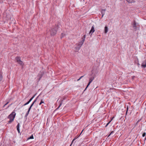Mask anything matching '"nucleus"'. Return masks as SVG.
<instances>
[{
	"label": "nucleus",
	"mask_w": 146,
	"mask_h": 146,
	"mask_svg": "<svg viewBox=\"0 0 146 146\" xmlns=\"http://www.w3.org/2000/svg\"><path fill=\"white\" fill-rule=\"evenodd\" d=\"M58 29V25H55L54 27L51 28L49 30V33L51 36H54L56 34Z\"/></svg>",
	"instance_id": "1"
},
{
	"label": "nucleus",
	"mask_w": 146,
	"mask_h": 146,
	"mask_svg": "<svg viewBox=\"0 0 146 146\" xmlns=\"http://www.w3.org/2000/svg\"><path fill=\"white\" fill-rule=\"evenodd\" d=\"M16 115L15 113L13 111L11 114H10L8 117V118L10 119L9 121H8V123H10L12 122L15 117Z\"/></svg>",
	"instance_id": "2"
},
{
	"label": "nucleus",
	"mask_w": 146,
	"mask_h": 146,
	"mask_svg": "<svg viewBox=\"0 0 146 146\" xmlns=\"http://www.w3.org/2000/svg\"><path fill=\"white\" fill-rule=\"evenodd\" d=\"M84 39H83L81 42H79L77 46L76 47V50H79L80 49L81 47L83 44L84 42Z\"/></svg>",
	"instance_id": "3"
},
{
	"label": "nucleus",
	"mask_w": 146,
	"mask_h": 146,
	"mask_svg": "<svg viewBox=\"0 0 146 146\" xmlns=\"http://www.w3.org/2000/svg\"><path fill=\"white\" fill-rule=\"evenodd\" d=\"M94 77H92L90 78L89 79V82L86 87V88L85 90L87 88V87H88V86L90 85V84L93 81V80H94Z\"/></svg>",
	"instance_id": "4"
},
{
	"label": "nucleus",
	"mask_w": 146,
	"mask_h": 146,
	"mask_svg": "<svg viewBox=\"0 0 146 146\" xmlns=\"http://www.w3.org/2000/svg\"><path fill=\"white\" fill-rule=\"evenodd\" d=\"M94 31H95L94 29V26H93L91 28V29L90 31L89 34H90L91 33V34H92L94 32Z\"/></svg>",
	"instance_id": "5"
},
{
	"label": "nucleus",
	"mask_w": 146,
	"mask_h": 146,
	"mask_svg": "<svg viewBox=\"0 0 146 146\" xmlns=\"http://www.w3.org/2000/svg\"><path fill=\"white\" fill-rule=\"evenodd\" d=\"M141 66L143 68L146 67V60H145L143 62Z\"/></svg>",
	"instance_id": "6"
},
{
	"label": "nucleus",
	"mask_w": 146,
	"mask_h": 146,
	"mask_svg": "<svg viewBox=\"0 0 146 146\" xmlns=\"http://www.w3.org/2000/svg\"><path fill=\"white\" fill-rule=\"evenodd\" d=\"M106 11V9H103L102 10V11H101V13H102V18L104 16V15L105 13V12Z\"/></svg>",
	"instance_id": "7"
},
{
	"label": "nucleus",
	"mask_w": 146,
	"mask_h": 146,
	"mask_svg": "<svg viewBox=\"0 0 146 146\" xmlns=\"http://www.w3.org/2000/svg\"><path fill=\"white\" fill-rule=\"evenodd\" d=\"M133 27L135 29H137V27L136 26V23L135 21L133 24Z\"/></svg>",
	"instance_id": "8"
},
{
	"label": "nucleus",
	"mask_w": 146,
	"mask_h": 146,
	"mask_svg": "<svg viewBox=\"0 0 146 146\" xmlns=\"http://www.w3.org/2000/svg\"><path fill=\"white\" fill-rule=\"evenodd\" d=\"M15 59L17 62H19L21 60L20 57L19 56L15 58Z\"/></svg>",
	"instance_id": "9"
},
{
	"label": "nucleus",
	"mask_w": 146,
	"mask_h": 146,
	"mask_svg": "<svg viewBox=\"0 0 146 146\" xmlns=\"http://www.w3.org/2000/svg\"><path fill=\"white\" fill-rule=\"evenodd\" d=\"M108 31V28L107 26L105 27L104 32L105 33H106Z\"/></svg>",
	"instance_id": "10"
},
{
	"label": "nucleus",
	"mask_w": 146,
	"mask_h": 146,
	"mask_svg": "<svg viewBox=\"0 0 146 146\" xmlns=\"http://www.w3.org/2000/svg\"><path fill=\"white\" fill-rule=\"evenodd\" d=\"M17 130L18 133H20V130H19V123H18V124L17 126Z\"/></svg>",
	"instance_id": "11"
},
{
	"label": "nucleus",
	"mask_w": 146,
	"mask_h": 146,
	"mask_svg": "<svg viewBox=\"0 0 146 146\" xmlns=\"http://www.w3.org/2000/svg\"><path fill=\"white\" fill-rule=\"evenodd\" d=\"M2 73L0 71V82L2 80Z\"/></svg>",
	"instance_id": "12"
},
{
	"label": "nucleus",
	"mask_w": 146,
	"mask_h": 146,
	"mask_svg": "<svg viewBox=\"0 0 146 146\" xmlns=\"http://www.w3.org/2000/svg\"><path fill=\"white\" fill-rule=\"evenodd\" d=\"M129 3H131L134 2L133 0H126Z\"/></svg>",
	"instance_id": "13"
},
{
	"label": "nucleus",
	"mask_w": 146,
	"mask_h": 146,
	"mask_svg": "<svg viewBox=\"0 0 146 146\" xmlns=\"http://www.w3.org/2000/svg\"><path fill=\"white\" fill-rule=\"evenodd\" d=\"M18 63L19 64H20V65H21L23 66V65H24V64L23 63V62L22 61H21V60L19 62H18Z\"/></svg>",
	"instance_id": "14"
},
{
	"label": "nucleus",
	"mask_w": 146,
	"mask_h": 146,
	"mask_svg": "<svg viewBox=\"0 0 146 146\" xmlns=\"http://www.w3.org/2000/svg\"><path fill=\"white\" fill-rule=\"evenodd\" d=\"M30 110H31V109H29H29L28 110L26 114V115H25L26 117H27L28 115Z\"/></svg>",
	"instance_id": "15"
},
{
	"label": "nucleus",
	"mask_w": 146,
	"mask_h": 146,
	"mask_svg": "<svg viewBox=\"0 0 146 146\" xmlns=\"http://www.w3.org/2000/svg\"><path fill=\"white\" fill-rule=\"evenodd\" d=\"M42 103H44V102L43 101V99L41 100L40 103H39V105H41Z\"/></svg>",
	"instance_id": "16"
},
{
	"label": "nucleus",
	"mask_w": 146,
	"mask_h": 146,
	"mask_svg": "<svg viewBox=\"0 0 146 146\" xmlns=\"http://www.w3.org/2000/svg\"><path fill=\"white\" fill-rule=\"evenodd\" d=\"M34 138L33 136V135H32L29 137L28 138V139H33Z\"/></svg>",
	"instance_id": "17"
},
{
	"label": "nucleus",
	"mask_w": 146,
	"mask_h": 146,
	"mask_svg": "<svg viewBox=\"0 0 146 146\" xmlns=\"http://www.w3.org/2000/svg\"><path fill=\"white\" fill-rule=\"evenodd\" d=\"M35 103L33 102V103L31 104V106H30V107L29 108L30 109H31V108L32 107V106Z\"/></svg>",
	"instance_id": "18"
},
{
	"label": "nucleus",
	"mask_w": 146,
	"mask_h": 146,
	"mask_svg": "<svg viewBox=\"0 0 146 146\" xmlns=\"http://www.w3.org/2000/svg\"><path fill=\"white\" fill-rule=\"evenodd\" d=\"M35 103L33 102V103L31 104V106H30V107L29 108L30 109H31V108L32 107V106Z\"/></svg>",
	"instance_id": "19"
},
{
	"label": "nucleus",
	"mask_w": 146,
	"mask_h": 146,
	"mask_svg": "<svg viewBox=\"0 0 146 146\" xmlns=\"http://www.w3.org/2000/svg\"><path fill=\"white\" fill-rule=\"evenodd\" d=\"M35 103L33 102V103L31 104V106H30V107L29 108L30 109H31V108L32 107V106Z\"/></svg>",
	"instance_id": "20"
},
{
	"label": "nucleus",
	"mask_w": 146,
	"mask_h": 146,
	"mask_svg": "<svg viewBox=\"0 0 146 146\" xmlns=\"http://www.w3.org/2000/svg\"><path fill=\"white\" fill-rule=\"evenodd\" d=\"M30 102V101H29L28 102H27V103H26L24 105V106H25L27 105Z\"/></svg>",
	"instance_id": "21"
},
{
	"label": "nucleus",
	"mask_w": 146,
	"mask_h": 146,
	"mask_svg": "<svg viewBox=\"0 0 146 146\" xmlns=\"http://www.w3.org/2000/svg\"><path fill=\"white\" fill-rule=\"evenodd\" d=\"M30 102V101H29L28 102H27V103H26L24 105V106H25L27 105Z\"/></svg>",
	"instance_id": "22"
},
{
	"label": "nucleus",
	"mask_w": 146,
	"mask_h": 146,
	"mask_svg": "<svg viewBox=\"0 0 146 146\" xmlns=\"http://www.w3.org/2000/svg\"><path fill=\"white\" fill-rule=\"evenodd\" d=\"M30 102V101H29L28 102H27V103H26L24 105V106H25L27 105Z\"/></svg>",
	"instance_id": "23"
},
{
	"label": "nucleus",
	"mask_w": 146,
	"mask_h": 146,
	"mask_svg": "<svg viewBox=\"0 0 146 146\" xmlns=\"http://www.w3.org/2000/svg\"><path fill=\"white\" fill-rule=\"evenodd\" d=\"M146 135V133L145 132H144L143 133L142 135V136L143 137H145Z\"/></svg>",
	"instance_id": "24"
},
{
	"label": "nucleus",
	"mask_w": 146,
	"mask_h": 146,
	"mask_svg": "<svg viewBox=\"0 0 146 146\" xmlns=\"http://www.w3.org/2000/svg\"><path fill=\"white\" fill-rule=\"evenodd\" d=\"M63 37V33H62L61 34V38H62Z\"/></svg>",
	"instance_id": "25"
},
{
	"label": "nucleus",
	"mask_w": 146,
	"mask_h": 146,
	"mask_svg": "<svg viewBox=\"0 0 146 146\" xmlns=\"http://www.w3.org/2000/svg\"><path fill=\"white\" fill-rule=\"evenodd\" d=\"M76 139V138H74V139L73 140V141H72V142L71 144H72L74 142V141Z\"/></svg>",
	"instance_id": "26"
},
{
	"label": "nucleus",
	"mask_w": 146,
	"mask_h": 146,
	"mask_svg": "<svg viewBox=\"0 0 146 146\" xmlns=\"http://www.w3.org/2000/svg\"><path fill=\"white\" fill-rule=\"evenodd\" d=\"M111 121V120L106 125V126L105 127H106L110 123V122Z\"/></svg>",
	"instance_id": "27"
},
{
	"label": "nucleus",
	"mask_w": 146,
	"mask_h": 146,
	"mask_svg": "<svg viewBox=\"0 0 146 146\" xmlns=\"http://www.w3.org/2000/svg\"><path fill=\"white\" fill-rule=\"evenodd\" d=\"M141 119H139L137 121V123L138 122H139Z\"/></svg>",
	"instance_id": "28"
},
{
	"label": "nucleus",
	"mask_w": 146,
	"mask_h": 146,
	"mask_svg": "<svg viewBox=\"0 0 146 146\" xmlns=\"http://www.w3.org/2000/svg\"><path fill=\"white\" fill-rule=\"evenodd\" d=\"M35 96V95L34 96H33L30 99L31 100H32V99H33V98Z\"/></svg>",
	"instance_id": "29"
},
{
	"label": "nucleus",
	"mask_w": 146,
	"mask_h": 146,
	"mask_svg": "<svg viewBox=\"0 0 146 146\" xmlns=\"http://www.w3.org/2000/svg\"><path fill=\"white\" fill-rule=\"evenodd\" d=\"M113 131H112V132H111V133L109 135V136H108V137H109V136L111 135V134L112 133H113Z\"/></svg>",
	"instance_id": "30"
},
{
	"label": "nucleus",
	"mask_w": 146,
	"mask_h": 146,
	"mask_svg": "<svg viewBox=\"0 0 146 146\" xmlns=\"http://www.w3.org/2000/svg\"><path fill=\"white\" fill-rule=\"evenodd\" d=\"M9 102H8L5 104V106H6V105H7V104H8L9 103Z\"/></svg>",
	"instance_id": "31"
},
{
	"label": "nucleus",
	"mask_w": 146,
	"mask_h": 146,
	"mask_svg": "<svg viewBox=\"0 0 146 146\" xmlns=\"http://www.w3.org/2000/svg\"><path fill=\"white\" fill-rule=\"evenodd\" d=\"M9 102H8L5 104V106H6V105H7V104H8L9 103Z\"/></svg>",
	"instance_id": "32"
},
{
	"label": "nucleus",
	"mask_w": 146,
	"mask_h": 146,
	"mask_svg": "<svg viewBox=\"0 0 146 146\" xmlns=\"http://www.w3.org/2000/svg\"><path fill=\"white\" fill-rule=\"evenodd\" d=\"M85 37H86V35H84V40H85Z\"/></svg>",
	"instance_id": "33"
},
{
	"label": "nucleus",
	"mask_w": 146,
	"mask_h": 146,
	"mask_svg": "<svg viewBox=\"0 0 146 146\" xmlns=\"http://www.w3.org/2000/svg\"><path fill=\"white\" fill-rule=\"evenodd\" d=\"M37 100V99H36L35 100V101H34V102L35 103V102Z\"/></svg>",
	"instance_id": "34"
},
{
	"label": "nucleus",
	"mask_w": 146,
	"mask_h": 146,
	"mask_svg": "<svg viewBox=\"0 0 146 146\" xmlns=\"http://www.w3.org/2000/svg\"><path fill=\"white\" fill-rule=\"evenodd\" d=\"M61 104H60V105L59 106H58V107L57 108V109H58V108H59V107L61 105Z\"/></svg>",
	"instance_id": "35"
},
{
	"label": "nucleus",
	"mask_w": 146,
	"mask_h": 146,
	"mask_svg": "<svg viewBox=\"0 0 146 146\" xmlns=\"http://www.w3.org/2000/svg\"><path fill=\"white\" fill-rule=\"evenodd\" d=\"M128 108L127 107V111H126V113H127V111H128Z\"/></svg>",
	"instance_id": "36"
},
{
	"label": "nucleus",
	"mask_w": 146,
	"mask_h": 146,
	"mask_svg": "<svg viewBox=\"0 0 146 146\" xmlns=\"http://www.w3.org/2000/svg\"><path fill=\"white\" fill-rule=\"evenodd\" d=\"M84 76H81L80 78L81 79L82 78V77H84Z\"/></svg>",
	"instance_id": "37"
},
{
	"label": "nucleus",
	"mask_w": 146,
	"mask_h": 146,
	"mask_svg": "<svg viewBox=\"0 0 146 146\" xmlns=\"http://www.w3.org/2000/svg\"><path fill=\"white\" fill-rule=\"evenodd\" d=\"M81 79V78H80L78 79V80H77V81H79L80 79Z\"/></svg>",
	"instance_id": "38"
},
{
	"label": "nucleus",
	"mask_w": 146,
	"mask_h": 146,
	"mask_svg": "<svg viewBox=\"0 0 146 146\" xmlns=\"http://www.w3.org/2000/svg\"><path fill=\"white\" fill-rule=\"evenodd\" d=\"M32 100H31V99H30L29 100V101H30V102H31V101Z\"/></svg>",
	"instance_id": "39"
},
{
	"label": "nucleus",
	"mask_w": 146,
	"mask_h": 146,
	"mask_svg": "<svg viewBox=\"0 0 146 146\" xmlns=\"http://www.w3.org/2000/svg\"><path fill=\"white\" fill-rule=\"evenodd\" d=\"M135 76H133L132 77V79H133V78H134V77Z\"/></svg>",
	"instance_id": "40"
},
{
	"label": "nucleus",
	"mask_w": 146,
	"mask_h": 146,
	"mask_svg": "<svg viewBox=\"0 0 146 146\" xmlns=\"http://www.w3.org/2000/svg\"><path fill=\"white\" fill-rule=\"evenodd\" d=\"M83 131V130L82 131V132H81V133H82V131Z\"/></svg>",
	"instance_id": "41"
},
{
	"label": "nucleus",
	"mask_w": 146,
	"mask_h": 146,
	"mask_svg": "<svg viewBox=\"0 0 146 146\" xmlns=\"http://www.w3.org/2000/svg\"><path fill=\"white\" fill-rule=\"evenodd\" d=\"M5 106L4 105L3 106V107H4Z\"/></svg>",
	"instance_id": "42"
},
{
	"label": "nucleus",
	"mask_w": 146,
	"mask_h": 146,
	"mask_svg": "<svg viewBox=\"0 0 146 146\" xmlns=\"http://www.w3.org/2000/svg\"><path fill=\"white\" fill-rule=\"evenodd\" d=\"M113 119V118H112V119L111 120V121Z\"/></svg>",
	"instance_id": "43"
}]
</instances>
